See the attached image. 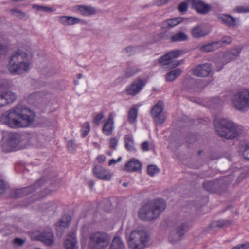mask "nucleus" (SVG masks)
<instances>
[{
	"label": "nucleus",
	"instance_id": "nucleus-1",
	"mask_svg": "<svg viewBox=\"0 0 249 249\" xmlns=\"http://www.w3.org/2000/svg\"><path fill=\"white\" fill-rule=\"evenodd\" d=\"M35 118L34 113L30 109L21 105L1 114V121L13 128L25 127L33 123Z\"/></svg>",
	"mask_w": 249,
	"mask_h": 249
},
{
	"label": "nucleus",
	"instance_id": "nucleus-2",
	"mask_svg": "<svg viewBox=\"0 0 249 249\" xmlns=\"http://www.w3.org/2000/svg\"><path fill=\"white\" fill-rule=\"evenodd\" d=\"M216 129L219 136L230 140L241 135L244 130L242 126L225 118L219 120V124Z\"/></svg>",
	"mask_w": 249,
	"mask_h": 249
},
{
	"label": "nucleus",
	"instance_id": "nucleus-3",
	"mask_svg": "<svg viewBox=\"0 0 249 249\" xmlns=\"http://www.w3.org/2000/svg\"><path fill=\"white\" fill-rule=\"evenodd\" d=\"M30 65L27 53L18 50L11 56L8 69L11 73L21 74L28 71Z\"/></svg>",
	"mask_w": 249,
	"mask_h": 249
},
{
	"label": "nucleus",
	"instance_id": "nucleus-4",
	"mask_svg": "<svg viewBox=\"0 0 249 249\" xmlns=\"http://www.w3.org/2000/svg\"><path fill=\"white\" fill-rule=\"evenodd\" d=\"M110 237L106 232L94 231L89 237L88 247L89 249H105L110 243Z\"/></svg>",
	"mask_w": 249,
	"mask_h": 249
},
{
	"label": "nucleus",
	"instance_id": "nucleus-5",
	"mask_svg": "<svg viewBox=\"0 0 249 249\" xmlns=\"http://www.w3.org/2000/svg\"><path fill=\"white\" fill-rule=\"evenodd\" d=\"M149 235L145 231L134 230L130 234L128 241L131 249H143L149 240Z\"/></svg>",
	"mask_w": 249,
	"mask_h": 249
},
{
	"label": "nucleus",
	"instance_id": "nucleus-6",
	"mask_svg": "<svg viewBox=\"0 0 249 249\" xmlns=\"http://www.w3.org/2000/svg\"><path fill=\"white\" fill-rule=\"evenodd\" d=\"M19 140L18 135L16 134L9 133L4 137L1 144L2 151L4 152H10L19 149Z\"/></svg>",
	"mask_w": 249,
	"mask_h": 249
},
{
	"label": "nucleus",
	"instance_id": "nucleus-7",
	"mask_svg": "<svg viewBox=\"0 0 249 249\" xmlns=\"http://www.w3.org/2000/svg\"><path fill=\"white\" fill-rule=\"evenodd\" d=\"M241 51V48L237 46L222 53L220 60L216 62L217 71L222 70L225 65L236 59Z\"/></svg>",
	"mask_w": 249,
	"mask_h": 249
},
{
	"label": "nucleus",
	"instance_id": "nucleus-8",
	"mask_svg": "<svg viewBox=\"0 0 249 249\" xmlns=\"http://www.w3.org/2000/svg\"><path fill=\"white\" fill-rule=\"evenodd\" d=\"M233 105L236 109L243 111L249 107V90L244 89L235 95Z\"/></svg>",
	"mask_w": 249,
	"mask_h": 249
},
{
	"label": "nucleus",
	"instance_id": "nucleus-9",
	"mask_svg": "<svg viewBox=\"0 0 249 249\" xmlns=\"http://www.w3.org/2000/svg\"><path fill=\"white\" fill-rule=\"evenodd\" d=\"M182 53V51L179 50L170 51L168 53L160 57L159 59V62L162 65H168L171 68H175L178 66L180 63L178 61H172V60L180 56Z\"/></svg>",
	"mask_w": 249,
	"mask_h": 249
},
{
	"label": "nucleus",
	"instance_id": "nucleus-10",
	"mask_svg": "<svg viewBox=\"0 0 249 249\" xmlns=\"http://www.w3.org/2000/svg\"><path fill=\"white\" fill-rule=\"evenodd\" d=\"M203 186L208 192L221 193L226 190L227 183L224 179L220 178L214 181H206L203 183Z\"/></svg>",
	"mask_w": 249,
	"mask_h": 249
},
{
	"label": "nucleus",
	"instance_id": "nucleus-11",
	"mask_svg": "<svg viewBox=\"0 0 249 249\" xmlns=\"http://www.w3.org/2000/svg\"><path fill=\"white\" fill-rule=\"evenodd\" d=\"M43 181L44 178H41L33 185L13 190L11 193V196L15 198H18L29 195L40 187L43 184Z\"/></svg>",
	"mask_w": 249,
	"mask_h": 249
},
{
	"label": "nucleus",
	"instance_id": "nucleus-12",
	"mask_svg": "<svg viewBox=\"0 0 249 249\" xmlns=\"http://www.w3.org/2000/svg\"><path fill=\"white\" fill-rule=\"evenodd\" d=\"M163 108V102L161 100L159 101L152 108L151 114L153 118H156L155 121L156 123L161 124L165 120V116L161 114Z\"/></svg>",
	"mask_w": 249,
	"mask_h": 249
},
{
	"label": "nucleus",
	"instance_id": "nucleus-13",
	"mask_svg": "<svg viewBox=\"0 0 249 249\" xmlns=\"http://www.w3.org/2000/svg\"><path fill=\"white\" fill-rule=\"evenodd\" d=\"M187 230V225L183 223L178 225L171 231L169 237V240L172 243H175L179 241Z\"/></svg>",
	"mask_w": 249,
	"mask_h": 249
},
{
	"label": "nucleus",
	"instance_id": "nucleus-14",
	"mask_svg": "<svg viewBox=\"0 0 249 249\" xmlns=\"http://www.w3.org/2000/svg\"><path fill=\"white\" fill-rule=\"evenodd\" d=\"M32 238L37 241H40L47 246H52L54 242V237L51 231L35 233L32 236Z\"/></svg>",
	"mask_w": 249,
	"mask_h": 249
},
{
	"label": "nucleus",
	"instance_id": "nucleus-15",
	"mask_svg": "<svg viewBox=\"0 0 249 249\" xmlns=\"http://www.w3.org/2000/svg\"><path fill=\"white\" fill-rule=\"evenodd\" d=\"M139 217L142 220H152L157 218L152 204L150 203L145 204L140 210Z\"/></svg>",
	"mask_w": 249,
	"mask_h": 249
},
{
	"label": "nucleus",
	"instance_id": "nucleus-16",
	"mask_svg": "<svg viewBox=\"0 0 249 249\" xmlns=\"http://www.w3.org/2000/svg\"><path fill=\"white\" fill-rule=\"evenodd\" d=\"M145 85L144 80L137 79L127 87L126 92L127 95L135 96L140 92Z\"/></svg>",
	"mask_w": 249,
	"mask_h": 249
},
{
	"label": "nucleus",
	"instance_id": "nucleus-17",
	"mask_svg": "<svg viewBox=\"0 0 249 249\" xmlns=\"http://www.w3.org/2000/svg\"><path fill=\"white\" fill-rule=\"evenodd\" d=\"M212 72L211 65L209 63L200 64L194 70L193 73L198 77H206Z\"/></svg>",
	"mask_w": 249,
	"mask_h": 249
},
{
	"label": "nucleus",
	"instance_id": "nucleus-18",
	"mask_svg": "<svg viewBox=\"0 0 249 249\" xmlns=\"http://www.w3.org/2000/svg\"><path fill=\"white\" fill-rule=\"evenodd\" d=\"M188 2L197 12L200 14H206L211 10V6L200 0H188Z\"/></svg>",
	"mask_w": 249,
	"mask_h": 249
},
{
	"label": "nucleus",
	"instance_id": "nucleus-19",
	"mask_svg": "<svg viewBox=\"0 0 249 249\" xmlns=\"http://www.w3.org/2000/svg\"><path fill=\"white\" fill-rule=\"evenodd\" d=\"M93 173L96 178L104 180H110L112 174L101 166L96 165L93 169Z\"/></svg>",
	"mask_w": 249,
	"mask_h": 249
},
{
	"label": "nucleus",
	"instance_id": "nucleus-20",
	"mask_svg": "<svg viewBox=\"0 0 249 249\" xmlns=\"http://www.w3.org/2000/svg\"><path fill=\"white\" fill-rule=\"evenodd\" d=\"M218 19L223 24L229 27L234 28L237 26L236 19L231 15L220 14L218 16Z\"/></svg>",
	"mask_w": 249,
	"mask_h": 249
},
{
	"label": "nucleus",
	"instance_id": "nucleus-21",
	"mask_svg": "<svg viewBox=\"0 0 249 249\" xmlns=\"http://www.w3.org/2000/svg\"><path fill=\"white\" fill-rule=\"evenodd\" d=\"M151 204L157 218L165 210L166 207V202L163 199H156Z\"/></svg>",
	"mask_w": 249,
	"mask_h": 249
},
{
	"label": "nucleus",
	"instance_id": "nucleus-22",
	"mask_svg": "<svg viewBox=\"0 0 249 249\" xmlns=\"http://www.w3.org/2000/svg\"><path fill=\"white\" fill-rule=\"evenodd\" d=\"M114 121H113V115L112 113H110L109 114L108 119L105 123L102 131L103 133L109 136L112 133L114 128Z\"/></svg>",
	"mask_w": 249,
	"mask_h": 249
},
{
	"label": "nucleus",
	"instance_id": "nucleus-23",
	"mask_svg": "<svg viewBox=\"0 0 249 249\" xmlns=\"http://www.w3.org/2000/svg\"><path fill=\"white\" fill-rule=\"evenodd\" d=\"M142 164L134 158L131 159L125 165L124 170L128 172H136L141 169Z\"/></svg>",
	"mask_w": 249,
	"mask_h": 249
},
{
	"label": "nucleus",
	"instance_id": "nucleus-24",
	"mask_svg": "<svg viewBox=\"0 0 249 249\" xmlns=\"http://www.w3.org/2000/svg\"><path fill=\"white\" fill-rule=\"evenodd\" d=\"M0 92L1 95H2L4 106L13 102L17 98L16 94L14 92L8 90H5Z\"/></svg>",
	"mask_w": 249,
	"mask_h": 249
},
{
	"label": "nucleus",
	"instance_id": "nucleus-25",
	"mask_svg": "<svg viewBox=\"0 0 249 249\" xmlns=\"http://www.w3.org/2000/svg\"><path fill=\"white\" fill-rule=\"evenodd\" d=\"M221 47V42L214 41L200 47L199 50L203 53L213 52Z\"/></svg>",
	"mask_w": 249,
	"mask_h": 249
},
{
	"label": "nucleus",
	"instance_id": "nucleus-26",
	"mask_svg": "<svg viewBox=\"0 0 249 249\" xmlns=\"http://www.w3.org/2000/svg\"><path fill=\"white\" fill-rule=\"evenodd\" d=\"M77 241L75 235L72 233L69 235L64 242V247L66 249H77Z\"/></svg>",
	"mask_w": 249,
	"mask_h": 249
},
{
	"label": "nucleus",
	"instance_id": "nucleus-27",
	"mask_svg": "<svg viewBox=\"0 0 249 249\" xmlns=\"http://www.w3.org/2000/svg\"><path fill=\"white\" fill-rule=\"evenodd\" d=\"M192 36L194 38H200L208 34L204 27L201 25H198L194 27L191 31Z\"/></svg>",
	"mask_w": 249,
	"mask_h": 249
},
{
	"label": "nucleus",
	"instance_id": "nucleus-28",
	"mask_svg": "<svg viewBox=\"0 0 249 249\" xmlns=\"http://www.w3.org/2000/svg\"><path fill=\"white\" fill-rule=\"evenodd\" d=\"M141 71V69L138 66L128 67L124 71V78H129L134 76Z\"/></svg>",
	"mask_w": 249,
	"mask_h": 249
},
{
	"label": "nucleus",
	"instance_id": "nucleus-29",
	"mask_svg": "<svg viewBox=\"0 0 249 249\" xmlns=\"http://www.w3.org/2000/svg\"><path fill=\"white\" fill-rule=\"evenodd\" d=\"M8 50V44L5 42L3 36L0 34V60L7 55Z\"/></svg>",
	"mask_w": 249,
	"mask_h": 249
},
{
	"label": "nucleus",
	"instance_id": "nucleus-30",
	"mask_svg": "<svg viewBox=\"0 0 249 249\" xmlns=\"http://www.w3.org/2000/svg\"><path fill=\"white\" fill-rule=\"evenodd\" d=\"M183 19L182 18L177 17L166 20L163 22V24L165 27L172 28L181 23Z\"/></svg>",
	"mask_w": 249,
	"mask_h": 249
},
{
	"label": "nucleus",
	"instance_id": "nucleus-31",
	"mask_svg": "<svg viewBox=\"0 0 249 249\" xmlns=\"http://www.w3.org/2000/svg\"><path fill=\"white\" fill-rule=\"evenodd\" d=\"M125 245L119 237H115L109 249H124Z\"/></svg>",
	"mask_w": 249,
	"mask_h": 249
},
{
	"label": "nucleus",
	"instance_id": "nucleus-32",
	"mask_svg": "<svg viewBox=\"0 0 249 249\" xmlns=\"http://www.w3.org/2000/svg\"><path fill=\"white\" fill-rule=\"evenodd\" d=\"M125 146L126 148L129 151H133L135 150L134 147V140L132 136L128 134L124 137Z\"/></svg>",
	"mask_w": 249,
	"mask_h": 249
},
{
	"label": "nucleus",
	"instance_id": "nucleus-33",
	"mask_svg": "<svg viewBox=\"0 0 249 249\" xmlns=\"http://www.w3.org/2000/svg\"><path fill=\"white\" fill-rule=\"evenodd\" d=\"M182 72L180 69H175L167 73L166 75V79L167 81H172L178 77Z\"/></svg>",
	"mask_w": 249,
	"mask_h": 249
},
{
	"label": "nucleus",
	"instance_id": "nucleus-34",
	"mask_svg": "<svg viewBox=\"0 0 249 249\" xmlns=\"http://www.w3.org/2000/svg\"><path fill=\"white\" fill-rule=\"evenodd\" d=\"M77 10L83 15H89L95 13V9L90 6H77Z\"/></svg>",
	"mask_w": 249,
	"mask_h": 249
},
{
	"label": "nucleus",
	"instance_id": "nucleus-35",
	"mask_svg": "<svg viewBox=\"0 0 249 249\" xmlns=\"http://www.w3.org/2000/svg\"><path fill=\"white\" fill-rule=\"evenodd\" d=\"M187 36L184 33L179 32L172 36L171 40L173 42H181L187 40Z\"/></svg>",
	"mask_w": 249,
	"mask_h": 249
},
{
	"label": "nucleus",
	"instance_id": "nucleus-36",
	"mask_svg": "<svg viewBox=\"0 0 249 249\" xmlns=\"http://www.w3.org/2000/svg\"><path fill=\"white\" fill-rule=\"evenodd\" d=\"M231 221L230 220H217L214 221L212 222V227L213 228H224L227 227L231 225Z\"/></svg>",
	"mask_w": 249,
	"mask_h": 249
},
{
	"label": "nucleus",
	"instance_id": "nucleus-37",
	"mask_svg": "<svg viewBox=\"0 0 249 249\" xmlns=\"http://www.w3.org/2000/svg\"><path fill=\"white\" fill-rule=\"evenodd\" d=\"M56 208V205L54 202H49L41 204V209L45 211H53Z\"/></svg>",
	"mask_w": 249,
	"mask_h": 249
},
{
	"label": "nucleus",
	"instance_id": "nucleus-38",
	"mask_svg": "<svg viewBox=\"0 0 249 249\" xmlns=\"http://www.w3.org/2000/svg\"><path fill=\"white\" fill-rule=\"evenodd\" d=\"M138 110L136 108L130 109L128 112V117L130 123H134L136 121Z\"/></svg>",
	"mask_w": 249,
	"mask_h": 249
},
{
	"label": "nucleus",
	"instance_id": "nucleus-39",
	"mask_svg": "<svg viewBox=\"0 0 249 249\" xmlns=\"http://www.w3.org/2000/svg\"><path fill=\"white\" fill-rule=\"evenodd\" d=\"M10 12L13 16L20 19H23L26 16L25 13L17 8L12 9Z\"/></svg>",
	"mask_w": 249,
	"mask_h": 249
},
{
	"label": "nucleus",
	"instance_id": "nucleus-40",
	"mask_svg": "<svg viewBox=\"0 0 249 249\" xmlns=\"http://www.w3.org/2000/svg\"><path fill=\"white\" fill-rule=\"evenodd\" d=\"M159 169L155 165H150L147 167V173L150 176H154L156 174L159 173Z\"/></svg>",
	"mask_w": 249,
	"mask_h": 249
},
{
	"label": "nucleus",
	"instance_id": "nucleus-41",
	"mask_svg": "<svg viewBox=\"0 0 249 249\" xmlns=\"http://www.w3.org/2000/svg\"><path fill=\"white\" fill-rule=\"evenodd\" d=\"M33 8L34 9H36L37 10H41L44 12H47V13H52L53 12V9L51 7H49L47 6H39L36 4H34L33 5Z\"/></svg>",
	"mask_w": 249,
	"mask_h": 249
},
{
	"label": "nucleus",
	"instance_id": "nucleus-42",
	"mask_svg": "<svg viewBox=\"0 0 249 249\" xmlns=\"http://www.w3.org/2000/svg\"><path fill=\"white\" fill-rule=\"evenodd\" d=\"M82 128H83V131L82 135H83V137H84L87 135V134L89 133V132L90 131V125H89V123L88 122H85L83 124Z\"/></svg>",
	"mask_w": 249,
	"mask_h": 249
},
{
	"label": "nucleus",
	"instance_id": "nucleus-43",
	"mask_svg": "<svg viewBox=\"0 0 249 249\" xmlns=\"http://www.w3.org/2000/svg\"><path fill=\"white\" fill-rule=\"evenodd\" d=\"M104 115L102 112H100L95 116L94 117L93 123L99 125L101 121L104 118Z\"/></svg>",
	"mask_w": 249,
	"mask_h": 249
},
{
	"label": "nucleus",
	"instance_id": "nucleus-44",
	"mask_svg": "<svg viewBox=\"0 0 249 249\" xmlns=\"http://www.w3.org/2000/svg\"><path fill=\"white\" fill-rule=\"evenodd\" d=\"M189 4L187 2H182L178 6V10L180 12H184L187 11L188 8V4Z\"/></svg>",
	"mask_w": 249,
	"mask_h": 249
},
{
	"label": "nucleus",
	"instance_id": "nucleus-45",
	"mask_svg": "<svg viewBox=\"0 0 249 249\" xmlns=\"http://www.w3.org/2000/svg\"><path fill=\"white\" fill-rule=\"evenodd\" d=\"M58 21L65 26H69V16H61L59 18Z\"/></svg>",
	"mask_w": 249,
	"mask_h": 249
},
{
	"label": "nucleus",
	"instance_id": "nucleus-46",
	"mask_svg": "<svg viewBox=\"0 0 249 249\" xmlns=\"http://www.w3.org/2000/svg\"><path fill=\"white\" fill-rule=\"evenodd\" d=\"M81 21V20L77 18L69 16V26L77 24Z\"/></svg>",
	"mask_w": 249,
	"mask_h": 249
},
{
	"label": "nucleus",
	"instance_id": "nucleus-47",
	"mask_svg": "<svg viewBox=\"0 0 249 249\" xmlns=\"http://www.w3.org/2000/svg\"><path fill=\"white\" fill-rule=\"evenodd\" d=\"M235 11L239 13H249V6H237L235 9Z\"/></svg>",
	"mask_w": 249,
	"mask_h": 249
},
{
	"label": "nucleus",
	"instance_id": "nucleus-48",
	"mask_svg": "<svg viewBox=\"0 0 249 249\" xmlns=\"http://www.w3.org/2000/svg\"><path fill=\"white\" fill-rule=\"evenodd\" d=\"M76 147L75 142L74 140H71L68 142L67 148L70 151H73Z\"/></svg>",
	"mask_w": 249,
	"mask_h": 249
},
{
	"label": "nucleus",
	"instance_id": "nucleus-49",
	"mask_svg": "<svg viewBox=\"0 0 249 249\" xmlns=\"http://www.w3.org/2000/svg\"><path fill=\"white\" fill-rule=\"evenodd\" d=\"M232 41V39L231 37L229 36H225L222 38L221 40L217 41L216 42H221V47L222 46V44L223 43L225 44H229L231 43Z\"/></svg>",
	"mask_w": 249,
	"mask_h": 249
},
{
	"label": "nucleus",
	"instance_id": "nucleus-50",
	"mask_svg": "<svg viewBox=\"0 0 249 249\" xmlns=\"http://www.w3.org/2000/svg\"><path fill=\"white\" fill-rule=\"evenodd\" d=\"M118 140L115 138L110 139L109 142V147L112 149H115L118 144Z\"/></svg>",
	"mask_w": 249,
	"mask_h": 249
},
{
	"label": "nucleus",
	"instance_id": "nucleus-51",
	"mask_svg": "<svg viewBox=\"0 0 249 249\" xmlns=\"http://www.w3.org/2000/svg\"><path fill=\"white\" fill-rule=\"evenodd\" d=\"M125 50L129 55L134 54L135 52V48L131 46L127 47Z\"/></svg>",
	"mask_w": 249,
	"mask_h": 249
},
{
	"label": "nucleus",
	"instance_id": "nucleus-52",
	"mask_svg": "<svg viewBox=\"0 0 249 249\" xmlns=\"http://www.w3.org/2000/svg\"><path fill=\"white\" fill-rule=\"evenodd\" d=\"M243 155L246 159L249 160V145H246L245 149L243 153Z\"/></svg>",
	"mask_w": 249,
	"mask_h": 249
},
{
	"label": "nucleus",
	"instance_id": "nucleus-53",
	"mask_svg": "<svg viewBox=\"0 0 249 249\" xmlns=\"http://www.w3.org/2000/svg\"><path fill=\"white\" fill-rule=\"evenodd\" d=\"M25 243V240L20 238H17L14 239V243L18 246H21Z\"/></svg>",
	"mask_w": 249,
	"mask_h": 249
},
{
	"label": "nucleus",
	"instance_id": "nucleus-54",
	"mask_svg": "<svg viewBox=\"0 0 249 249\" xmlns=\"http://www.w3.org/2000/svg\"><path fill=\"white\" fill-rule=\"evenodd\" d=\"M141 148L143 151H147L149 150V144L147 141L142 143Z\"/></svg>",
	"mask_w": 249,
	"mask_h": 249
},
{
	"label": "nucleus",
	"instance_id": "nucleus-55",
	"mask_svg": "<svg viewBox=\"0 0 249 249\" xmlns=\"http://www.w3.org/2000/svg\"><path fill=\"white\" fill-rule=\"evenodd\" d=\"M97 160L99 162H103L106 160V157L104 155H99L97 157Z\"/></svg>",
	"mask_w": 249,
	"mask_h": 249
},
{
	"label": "nucleus",
	"instance_id": "nucleus-56",
	"mask_svg": "<svg viewBox=\"0 0 249 249\" xmlns=\"http://www.w3.org/2000/svg\"><path fill=\"white\" fill-rule=\"evenodd\" d=\"M5 186L2 180L0 179V194L3 193L5 190Z\"/></svg>",
	"mask_w": 249,
	"mask_h": 249
},
{
	"label": "nucleus",
	"instance_id": "nucleus-57",
	"mask_svg": "<svg viewBox=\"0 0 249 249\" xmlns=\"http://www.w3.org/2000/svg\"><path fill=\"white\" fill-rule=\"evenodd\" d=\"M60 227H66L68 225V221H64L63 220H60L58 223Z\"/></svg>",
	"mask_w": 249,
	"mask_h": 249
},
{
	"label": "nucleus",
	"instance_id": "nucleus-58",
	"mask_svg": "<svg viewBox=\"0 0 249 249\" xmlns=\"http://www.w3.org/2000/svg\"><path fill=\"white\" fill-rule=\"evenodd\" d=\"M159 5H163L167 3L170 0H157Z\"/></svg>",
	"mask_w": 249,
	"mask_h": 249
},
{
	"label": "nucleus",
	"instance_id": "nucleus-59",
	"mask_svg": "<svg viewBox=\"0 0 249 249\" xmlns=\"http://www.w3.org/2000/svg\"><path fill=\"white\" fill-rule=\"evenodd\" d=\"M116 163H117V162L116 161V160H114V159H111L110 160H109V161L108 162V165H111L113 164H115Z\"/></svg>",
	"mask_w": 249,
	"mask_h": 249
},
{
	"label": "nucleus",
	"instance_id": "nucleus-60",
	"mask_svg": "<svg viewBox=\"0 0 249 249\" xmlns=\"http://www.w3.org/2000/svg\"><path fill=\"white\" fill-rule=\"evenodd\" d=\"M94 183L92 181L89 182V185L90 188H92L94 186Z\"/></svg>",
	"mask_w": 249,
	"mask_h": 249
},
{
	"label": "nucleus",
	"instance_id": "nucleus-61",
	"mask_svg": "<svg viewBox=\"0 0 249 249\" xmlns=\"http://www.w3.org/2000/svg\"><path fill=\"white\" fill-rule=\"evenodd\" d=\"M122 160V157H119L117 160H116V161L117 162H120L121 160Z\"/></svg>",
	"mask_w": 249,
	"mask_h": 249
},
{
	"label": "nucleus",
	"instance_id": "nucleus-62",
	"mask_svg": "<svg viewBox=\"0 0 249 249\" xmlns=\"http://www.w3.org/2000/svg\"><path fill=\"white\" fill-rule=\"evenodd\" d=\"M193 82V80H187L186 81H184V83H187L188 82Z\"/></svg>",
	"mask_w": 249,
	"mask_h": 249
},
{
	"label": "nucleus",
	"instance_id": "nucleus-63",
	"mask_svg": "<svg viewBox=\"0 0 249 249\" xmlns=\"http://www.w3.org/2000/svg\"><path fill=\"white\" fill-rule=\"evenodd\" d=\"M82 74H81V73H79V74H78L77 75V78H78V79H80V78L82 77Z\"/></svg>",
	"mask_w": 249,
	"mask_h": 249
},
{
	"label": "nucleus",
	"instance_id": "nucleus-64",
	"mask_svg": "<svg viewBox=\"0 0 249 249\" xmlns=\"http://www.w3.org/2000/svg\"><path fill=\"white\" fill-rule=\"evenodd\" d=\"M94 145L96 147H100L99 145L96 142L94 143Z\"/></svg>",
	"mask_w": 249,
	"mask_h": 249
}]
</instances>
